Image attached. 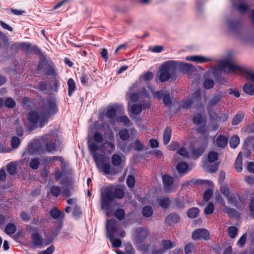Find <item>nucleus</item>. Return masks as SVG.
<instances>
[{"label": "nucleus", "instance_id": "1", "mask_svg": "<svg viewBox=\"0 0 254 254\" xmlns=\"http://www.w3.org/2000/svg\"><path fill=\"white\" fill-rule=\"evenodd\" d=\"M57 111L58 108L54 99H49L44 101L42 104L40 111H33L29 114V121L33 125L27 127L28 130L30 131L35 127H42L47 123L48 119Z\"/></svg>", "mask_w": 254, "mask_h": 254}, {"label": "nucleus", "instance_id": "2", "mask_svg": "<svg viewBox=\"0 0 254 254\" xmlns=\"http://www.w3.org/2000/svg\"><path fill=\"white\" fill-rule=\"evenodd\" d=\"M177 67V63L174 61H169L163 64L160 67L159 80L165 82L172 78H176V71Z\"/></svg>", "mask_w": 254, "mask_h": 254}, {"label": "nucleus", "instance_id": "3", "mask_svg": "<svg viewBox=\"0 0 254 254\" xmlns=\"http://www.w3.org/2000/svg\"><path fill=\"white\" fill-rule=\"evenodd\" d=\"M112 187L103 188L101 192L102 209L108 210L110 209V202L114 200Z\"/></svg>", "mask_w": 254, "mask_h": 254}, {"label": "nucleus", "instance_id": "4", "mask_svg": "<svg viewBox=\"0 0 254 254\" xmlns=\"http://www.w3.org/2000/svg\"><path fill=\"white\" fill-rule=\"evenodd\" d=\"M220 67L222 70L226 72L241 70V68L235 64L232 59H230L222 61L220 63Z\"/></svg>", "mask_w": 254, "mask_h": 254}, {"label": "nucleus", "instance_id": "5", "mask_svg": "<svg viewBox=\"0 0 254 254\" xmlns=\"http://www.w3.org/2000/svg\"><path fill=\"white\" fill-rule=\"evenodd\" d=\"M118 225L115 220L107 219L106 223V234L107 238L117 236Z\"/></svg>", "mask_w": 254, "mask_h": 254}, {"label": "nucleus", "instance_id": "6", "mask_svg": "<svg viewBox=\"0 0 254 254\" xmlns=\"http://www.w3.org/2000/svg\"><path fill=\"white\" fill-rule=\"evenodd\" d=\"M176 246V244L172 242L169 240H163L161 241L159 248L154 249L153 252V254H163L166 253L167 251L174 248Z\"/></svg>", "mask_w": 254, "mask_h": 254}, {"label": "nucleus", "instance_id": "7", "mask_svg": "<svg viewBox=\"0 0 254 254\" xmlns=\"http://www.w3.org/2000/svg\"><path fill=\"white\" fill-rule=\"evenodd\" d=\"M51 136H46L42 138L43 143L45 145V148L48 152L56 151L59 148V144L55 140L51 139Z\"/></svg>", "mask_w": 254, "mask_h": 254}, {"label": "nucleus", "instance_id": "8", "mask_svg": "<svg viewBox=\"0 0 254 254\" xmlns=\"http://www.w3.org/2000/svg\"><path fill=\"white\" fill-rule=\"evenodd\" d=\"M94 160L99 169L101 170L105 174L110 173V165L107 163H104L103 159L98 155H94Z\"/></svg>", "mask_w": 254, "mask_h": 254}, {"label": "nucleus", "instance_id": "9", "mask_svg": "<svg viewBox=\"0 0 254 254\" xmlns=\"http://www.w3.org/2000/svg\"><path fill=\"white\" fill-rule=\"evenodd\" d=\"M149 234V232L142 228L136 229L133 240L136 244L143 242Z\"/></svg>", "mask_w": 254, "mask_h": 254}, {"label": "nucleus", "instance_id": "10", "mask_svg": "<svg viewBox=\"0 0 254 254\" xmlns=\"http://www.w3.org/2000/svg\"><path fill=\"white\" fill-rule=\"evenodd\" d=\"M192 238L193 240L200 239L207 240L209 239V233L206 229L203 228L197 229L193 232Z\"/></svg>", "mask_w": 254, "mask_h": 254}, {"label": "nucleus", "instance_id": "11", "mask_svg": "<svg viewBox=\"0 0 254 254\" xmlns=\"http://www.w3.org/2000/svg\"><path fill=\"white\" fill-rule=\"evenodd\" d=\"M33 244L38 247L41 248L43 246L49 245L51 241L44 240L42 237L38 233H35L32 235Z\"/></svg>", "mask_w": 254, "mask_h": 254}, {"label": "nucleus", "instance_id": "12", "mask_svg": "<svg viewBox=\"0 0 254 254\" xmlns=\"http://www.w3.org/2000/svg\"><path fill=\"white\" fill-rule=\"evenodd\" d=\"M162 181L165 190L167 192H170V187L173 183V178L168 175H165L162 176Z\"/></svg>", "mask_w": 254, "mask_h": 254}, {"label": "nucleus", "instance_id": "13", "mask_svg": "<svg viewBox=\"0 0 254 254\" xmlns=\"http://www.w3.org/2000/svg\"><path fill=\"white\" fill-rule=\"evenodd\" d=\"M137 88V86L135 84L133 85L132 86L129 88L128 92L127 93V96L132 102L137 101L139 97V95L137 93L133 92L135 88Z\"/></svg>", "mask_w": 254, "mask_h": 254}, {"label": "nucleus", "instance_id": "14", "mask_svg": "<svg viewBox=\"0 0 254 254\" xmlns=\"http://www.w3.org/2000/svg\"><path fill=\"white\" fill-rule=\"evenodd\" d=\"M222 97V96L221 93H218L214 96L208 102V109H211L214 105H216L221 100Z\"/></svg>", "mask_w": 254, "mask_h": 254}, {"label": "nucleus", "instance_id": "15", "mask_svg": "<svg viewBox=\"0 0 254 254\" xmlns=\"http://www.w3.org/2000/svg\"><path fill=\"white\" fill-rule=\"evenodd\" d=\"M186 60L189 61L196 62L197 63H205L209 61V60L204 57L193 56L186 57Z\"/></svg>", "mask_w": 254, "mask_h": 254}, {"label": "nucleus", "instance_id": "16", "mask_svg": "<svg viewBox=\"0 0 254 254\" xmlns=\"http://www.w3.org/2000/svg\"><path fill=\"white\" fill-rule=\"evenodd\" d=\"M207 143L202 146H200L196 149H193L191 151V155L193 158H197L202 155L205 150Z\"/></svg>", "mask_w": 254, "mask_h": 254}, {"label": "nucleus", "instance_id": "17", "mask_svg": "<svg viewBox=\"0 0 254 254\" xmlns=\"http://www.w3.org/2000/svg\"><path fill=\"white\" fill-rule=\"evenodd\" d=\"M125 252L123 253L120 250L116 251L117 254H134L135 251L130 243H127L125 244Z\"/></svg>", "mask_w": 254, "mask_h": 254}, {"label": "nucleus", "instance_id": "18", "mask_svg": "<svg viewBox=\"0 0 254 254\" xmlns=\"http://www.w3.org/2000/svg\"><path fill=\"white\" fill-rule=\"evenodd\" d=\"M180 220V217L177 214H172L165 218V222L170 225L173 224L174 223H177L179 222Z\"/></svg>", "mask_w": 254, "mask_h": 254}, {"label": "nucleus", "instance_id": "19", "mask_svg": "<svg viewBox=\"0 0 254 254\" xmlns=\"http://www.w3.org/2000/svg\"><path fill=\"white\" fill-rule=\"evenodd\" d=\"M244 113L243 112H239L235 115L232 121V124L233 126L238 125L241 123L244 119Z\"/></svg>", "mask_w": 254, "mask_h": 254}, {"label": "nucleus", "instance_id": "20", "mask_svg": "<svg viewBox=\"0 0 254 254\" xmlns=\"http://www.w3.org/2000/svg\"><path fill=\"white\" fill-rule=\"evenodd\" d=\"M235 168L238 172H241L242 170V153L240 152L237 157L235 163Z\"/></svg>", "mask_w": 254, "mask_h": 254}, {"label": "nucleus", "instance_id": "21", "mask_svg": "<svg viewBox=\"0 0 254 254\" xmlns=\"http://www.w3.org/2000/svg\"><path fill=\"white\" fill-rule=\"evenodd\" d=\"M172 134L171 129L167 127L165 128L163 134V142L164 144H167L170 140Z\"/></svg>", "mask_w": 254, "mask_h": 254}, {"label": "nucleus", "instance_id": "22", "mask_svg": "<svg viewBox=\"0 0 254 254\" xmlns=\"http://www.w3.org/2000/svg\"><path fill=\"white\" fill-rule=\"evenodd\" d=\"M40 60L41 61L42 63L39 65V68H40L41 65H44L45 64L46 65V66H47V69L46 72V74L47 75H52L54 72V70L53 67L51 65L47 64V63L46 62V59L43 56L41 57Z\"/></svg>", "mask_w": 254, "mask_h": 254}, {"label": "nucleus", "instance_id": "23", "mask_svg": "<svg viewBox=\"0 0 254 254\" xmlns=\"http://www.w3.org/2000/svg\"><path fill=\"white\" fill-rule=\"evenodd\" d=\"M72 188V185L71 183L67 182V184L62 187V193L65 197H68L70 195V190Z\"/></svg>", "mask_w": 254, "mask_h": 254}, {"label": "nucleus", "instance_id": "24", "mask_svg": "<svg viewBox=\"0 0 254 254\" xmlns=\"http://www.w3.org/2000/svg\"><path fill=\"white\" fill-rule=\"evenodd\" d=\"M159 205L164 208L168 207L170 203L169 198L165 197H161L157 199Z\"/></svg>", "mask_w": 254, "mask_h": 254}, {"label": "nucleus", "instance_id": "25", "mask_svg": "<svg viewBox=\"0 0 254 254\" xmlns=\"http://www.w3.org/2000/svg\"><path fill=\"white\" fill-rule=\"evenodd\" d=\"M244 91L249 95L254 94V86L251 83H246L243 86Z\"/></svg>", "mask_w": 254, "mask_h": 254}, {"label": "nucleus", "instance_id": "26", "mask_svg": "<svg viewBox=\"0 0 254 254\" xmlns=\"http://www.w3.org/2000/svg\"><path fill=\"white\" fill-rule=\"evenodd\" d=\"M199 213V210L197 207H192L187 212L188 216L191 218L196 217L198 215Z\"/></svg>", "mask_w": 254, "mask_h": 254}, {"label": "nucleus", "instance_id": "27", "mask_svg": "<svg viewBox=\"0 0 254 254\" xmlns=\"http://www.w3.org/2000/svg\"><path fill=\"white\" fill-rule=\"evenodd\" d=\"M228 143V139L224 136H219L216 140L217 145L220 147H224Z\"/></svg>", "mask_w": 254, "mask_h": 254}, {"label": "nucleus", "instance_id": "28", "mask_svg": "<svg viewBox=\"0 0 254 254\" xmlns=\"http://www.w3.org/2000/svg\"><path fill=\"white\" fill-rule=\"evenodd\" d=\"M16 230V228L14 224L9 223L6 226L4 231L8 235H12L15 233Z\"/></svg>", "mask_w": 254, "mask_h": 254}, {"label": "nucleus", "instance_id": "29", "mask_svg": "<svg viewBox=\"0 0 254 254\" xmlns=\"http://www.w3.org/2000/svg\"><path fill=\"white\" fill-rule=\"evenodd\" d=\"M142 213L144 217H150L153 214V209L151 206H146L142 208Z\"/></svg>", "mask_w": 254, "mask_h": 254}, {"label": "nucleus", "instance_id": "30", "mask_svg": "<svg viewBox=\"0 0 254 254\" xmlns=\"http://www.w3.org/2000/svg\"><path fill=\"white\" fill-rule=\"evenodd\" d=\"M68 95L71 96L72 92L75 91L76 88L75 83L72 78H69L67 81Z\"/></svg>", "mask_w": 254, "mask_h": 254}, {"label": "nucleus", "instance_id": "31", "mask_svg": "<svg viewBox=\"0 0 254 254\" xmlns=\"http://www.w3.org/2000/svg\"><path fill=\"white\" fill-rule=\"evenodd\" d=\"M122 162L121 156L118 154H114L112 157V163L115 166H120Z\"/></svg>", "mask_w": 254, "mask_h": 254}, {"label": "nucleus", "instance_id": "32", "mask_svg": "<svg viewBox=\"0 0 254 254\" xmlns=\"http://www.w3.org/2000/svg\"><path fill=\"white\" fill-rule=\"evenodd\" d=\"M113 196L114 199L116 198H122L124 196V192L121 189H114L113 188Z\"/></svg>", "mask_w": 254, "mask_h": 254}, {"label": "nucleus", "instance_id": "33", "mask_svg": "<svg viewBox=\"0 0 254 254\" xmlns=\"http://www.w3.org/2000/svg\"><path fill=\"white\" fill-rule=\"evenodd\" d=\"M238 229L235 226H230L228 228V233L231 239L235 238L238 234Z\"/></svg>", "mask_w": 254, "mask_h": 254}, {"label": "nucleus", "instance_id": "34", "mask_svg": "<svg viewBox=\"0 0 254 254\" xmlns=\"http://www.w3.org/2000/svg\"><path fill=\"white\" fill-rule=\"evenodd\" d=\"M4 104L6 108L11 109L15 106L16 103L12 98L8 97L5 99Z\"/></svg>", "mask_w": 254, "mask_h": 254}, {"label": "nucleus", "instance_id": "35", "mask_svg": "<svg viewBox=\"0 0 254 254\" xmlns=\"http://www.w3.org/2000/svg\"><path fill=\"white\" fill-rule=\"evenodd\" d=\"M142 110L141 105L138 104H133L130 108L131 113L134 115L139 114L141 112Z\"/></svg>", "mask_w": 254, "mask_h": 254}, {"label": "nucleus", "instance_id": "36", "mask_svg": "<svg viewBox=\"0 0 254 254\" xmlns=\"http://www.w3.org/2000/svg\"><path fill=\"white\" fill-rule=\"evenodd\" d=\"M50 191L52 195L55 197L59 196L62 192L60 187L57 186L51 187Z\"/></svg>", "mask_w": 254, "mask_h": 254}, {"label": "nucleus", "instance_id": "37", "mask_svg": "<svg viewBox=\"0 0 254 254\" xmlns=\"http://www.w3.org/2000/svg\"><path fill=\"white\" fill-rule=\"evenodd\" d=\"M192 120L193 123L196 125H201L204 121L203 117L199 114L194 115Z\"/></svg>", "mask_w": 254, "mask_h": 254}, {"label": "nucleus", "instance_id": "38", "mask_svg": "<svg viewBox=\"0 0 254 254\" xmlns=\"http://www.w3.org/2000/svg\"><path fill=\"white\" fill-rule=\"evenodd\" d=\"M188 168V165L185 162H180L177 166V170L180 173H185Z\"/></svg>", "mask_w": 254, "mask_h": 254}, {"label": "nucleus", "instance_id": "39", "mask_svg": "<svg viewBox=\"0 0 254 254\" xmlns=\"http://www.w3.org/2000/svg\"><path fill=\"white\" fill-rule=\"evenodd\" d=\"M114 216L120 220H123L125 216V212L123 209H118L114 213Z\"/></svg>", "mask_w": 254, "mask_h": 254}, {"label": "nucleus", "instance_id": "40", "mask_svg": "<svg viewBox=\"0 0 254 254\" xmlns=\"http://www.w3.org/2000/svg\"><path fill=\"white\" fill-rule=\"evenodd\" d=\"M240 139L238 136H233L230 140V145L233 148H235L239 145Z\"/></svg>", "mask_w": 254, "mask_h": 254}, {"label": "nucleus", "instance_id": "41", "mask_svg": "<svg viewBox=\"0 0 254 254\" xmlns=\"http://www.w3.org/2000/svg\"><path fill=\"white\" fill-rule=\"evenodd\" d=\"M115 236L108 237L114 248H119L121 246L122 241L119 239H114Z\"/></svg>", "mask_w": 254, "mask_h": 254}, {"label": "nucleus", "instance_id": "42", "mask_svg": "<svg viewBox=\"0 0 254 254\" xmlns=\"http://www.w3.org/2000/svg\"><path fill=\"white\" fill-rule=\"evenodd\" d=\"M218 158V154L215 151H211L208 155V160L209 162H213L217 160Z\"/></svg>", "mask_w": 254, "mask_h": 254}, {"label": "nucleus", "instance_id": "43", "mask_svg": "<svg viewBox=\"0 0 254 254\" xmlns=\"http://www.w3.org/2000/svg\"><path fill=\"white\" fill-rule=\"evenodd\" d=\"M88 147L94 157V155H96L95 152L99 149L98 145L94 142H91L88 141Z\"/></svg>", "mask_w": 254, "mask_h": 254}, {"label": "nucleus", "instance_id": "44", "mask_svg": "<svg viewBox=\"0 0 254 254\" xmlns=\"http://www.w3.org/2000/svg\"><path fill=\"white\" fill-rule=\"evenodd\" d=\"M119 134L120 138L123 140H127L129 138V135L127 129H124L120 131Z\"/></svg>", "mask_w": 254, "mask_h": 254}, {"label": "nucleus", "instance_id": "45", "mask_svg": "<svg viewBox=\"0 0 254 254\" xmlns=\"http://www.w3.org/2000/svg\"><path fill=\"white\" fill-rule=\"evenodd\" d=\"M184 68L187 74L189 76L190 73L195 71V68L190 64H184Z\"/></svg>", "mask_w": 254, "mask_h": 254}, {"label": "nucleus", "instance_id": "46", "mask_svg": "<svg viewBox=\"0 0 254 254\" xmlns=\"http://www.w3.org/2000/svg\"><path fill=\"white\" fill-rule=\"evenodd\" d=\"M50 213L51 217L56 219L60 218L61 215V211L56 208L51 210Z\"/></svg>", "mask_w": 254, "mask_h": 254}, {"label": "nucleus", "instance_id": "47", "mask_svg": "<svg viewBox=\"0 0 254 254\" xmlns=\"http://www.w3.org/2000/svg\"><path fill=\"white\" fill-rule=\"evenodd\" d=\"M195 247L193 244L190 243L187 244L185 248V254H191L194 251Z\"/></svg>", "mask_w": 254, "mask_h": 254}, {"label": "nucleus", "instance_id": "48", "mask_svg": "<svg viewBox=\"0 0 254 254\" xmlns=\"http://www.w3.org/2000/svg\"><path fill=\"white\" fill-rule=\"evenodd\" d=\"M117 122L123 123L125 126L129 125L130 121L127 116H121L117 118Z\"/></svg>", "mask_w": 254, "mask_h": 254}, {"label": "nucleus", "instance_id": "49", "mask_svg": "<svg viewBox=\"0 0 254 254\" xmlns=\"http://www.w3.org/2000/svg\"><path fill=\"white\" fill-rule=\"evenodd\" d=\"M20 139L16 136H13L11 140V145L13 148H16L20 144Z\"/></svg>", "mask_w": 254, "mask_h": 254}, {"label": "nucleus", "instance_id": "50", "mask_svg": "<svg viewBox=\"0 0 254 254\" xmlns=\"http://www.w3.org/2000/svg\"><path fill=\"white\" fill-rule=\"evenodd\" d=\"M214 82L213 80L207 78L206 79L203 83L204 87L206 89H210L213 87Z\"/></svg>", "mask_w": 254, "mask_h": 254}, {"label": "nucleus", "instance_id": "51", "mask_svg": "<svg viewBox=\"0 0 254 254\" xmlns=\"http://www.w3.org/2000/svg\"><path fill=\"white\" fill-rule=\"evenodd\" d=\"M214 209V205L212 202L209 203L204 209V213L206 214H210L213 212Z\"/></svg>", "mask_w": 254, "mask_h": 254}, {"label": "nucleus", "instance_id": "52", "mask_svg": "<svg viewBox=\"0 0 254 254\" xmlns=\"http://www.w3.org/2000/svg\"><path fill=\"white\" fill-rule=\"evenodd\" d=\"M163 101L164 104L166 106H170L171 104V99L168 93H164L163 95Z\"/></svg>", "mask_w": 254, "mask_h": 254}, {"label": "nucleus", "instance_id": "53", "mask_svg": "<svg viewBox=\"0 0 254 254\" xmlns=\"http://www.w3.org/2000/svg\"><path fill=\"white\" fill-rule=\"evenodd\" d=\"M116 115V111L115 108H110L107 110L106 116L110 119H113Z\"/></svg>", "mask_w": 254, "mask_h": 254}, {"label": "nucleus", "instance_id": "54", "mask_svg": "<svg viewBox=\"0 0 254 254\" xmlns=\"http://www.w3.org/2000/svg\"><path fill=\"white\" fill-rule=\"evenodd\" d=\"M40 164V162L37 158L32 159L30 163V166L33 169H37L38 168Z\"/></svg>", "mask_w": 254, "mask_h": 254}, {"label": "nucleus", "instance_id": "55", "mask_svg": "<svg viewBox=\"0 0 254 254\" xmlns=\"http://www.w3.org/2000/svg\"><path fill=\"white\" fill-rule=\"evenodd\" d=\"M16 166L13 163H9L7 166V170L10 175H13L16 172Z\"/></svg>", "mask_w": 254, "mask_h": 254}, {"label": "nucleus", "instance_id": "56", "mask_svg": "<svg viewBox=\"0 0 254 254\" xmlns=\"http://www.w3.org/2000/svg\"><path fill=\"white\" fill-rule=\"evenodd\" d=\"M177 154L185 157H188L189 156V153L185 147H181L177 151Z\"/></svg>", "mask_w": 254, "mask_h": 254}, {"label": "nucleus", "instance_id": "57", "mask_svg": "<svg viewBox=\"0 0 254 254\" xmlns=\"http://www.w3.org/2000/svg\"><path fill=\"white\" fill-rule=\"evenodd\" d=\"M135 183V179L133 176H128L127 179V184L130 188H132Z\"/></svg>", "mask_w": 254, "mask_h": 254}, {"label": "nucleus", "instance_id": "58", "mask_svg": "<svg viewBox=\"0 0 254 254\" xmlns=\"http://www.w3.org/2000/svg\"><path fill=\"white\" fill-rule=\"evenodd\" d=\"M237 9L240 12H244L248 10L249 7L247 4L242 3L238 5Z\"/></svg>", "mask_w": 254, "mask_h": 254}, {"label": "nucleus", "instance_id": "59", "mask_svg": "<svg viewBox=\"0 0 254 254\" xmlns=\"http://www.w3.org/2000/svg\"><path fill=\"white\" fill-rule=\"evenodd\" d=\"M212 194V191L210 189H207L203 193V198L205 201H208Z\"/></svg>", "mask_w": 254, "mask_h": 254}, {"label": "nucleus", "instance_id": "60", "mask_svg": "<svg viewBox=\"0 0 254 254\" xmlns=\"http://www.w3.org/2000/svg\"><path fill=\"white\" fill-rule=\"evenodd\" d=\"M221 191L223 195L227 197L231 193L228 187L223 186L221 188Z\"/></svg>", "mask_w": 254, "mask_h": 254}, {"label": "nucleus", "instance_id": "61", "mask_svg": "<svg viewBox=\"0 0 254 254\" xmlns=\"http://www.w3.org/2000/svg\"><path fill=\"white\" fill-rule=\"evenodd\" d=\"M32 146L34 148H37V149L34 151L35 152L38 153L39 154H41L44 152V149L39 143H35L32 145Z\"/></svg>", "mask_w": 254, "mask_h": 254}, {"label": "nucleus", "instance_id": "62", "mask_svg": "<svg viewBox=\"0 0 254 254\" xmlns=\"http://www.w3.org/2000/svg\"><path fill=\"white\" fill-rule=\"evenodd\" d=\"M247 238V234H244V235H243V236L240 238L239 240L238 241V245L240 247H243L245 244L246 243Z\"/></svg>", "mask_w": 254, "mask_h": 254}, {"label": "nucleus", "instance_id": "63", "mask_svg": "<svg viewBox=\"0 0 254 254\" xmlns=\"http://www.w3.org/2000/svg\"><path fill=\"white\" fill-rule=\"evenodd\" d=\"M54 247L51 246L46 250L39 252L38 254H52L54 251Z\"/></svg>", "mask_w": 254, "mask_h": 254}, {"label": "nucleus", "instance_id": "64", "mask_svg": "<svg viewBox=\"0 0 254 254\" xmlns=\"http://www.w3.org/2000/svg\"><path fill=\"white\" fill-rule=\"evenodd\" d=\"M94 139L98 143H101L103 141L102 135L98 132H95L94 134Z\"/></svg>", "mask_w": 254, "mask_h": 254}]
</instances>
